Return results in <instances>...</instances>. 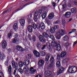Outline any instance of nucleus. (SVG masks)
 <instances>
[{
  "label": "nucleus",
  "instance_id": "obj_32",
  "mask_svg": "<svg viewBox=\"0 0 77 77\" xmlns=\"http://www.w3.org/2000/svg\"><path fill=\"white\" fill-rule=\"evenodd\" d=\"M42 46V45L40 42H38L37 44V47L38 48H40Z\"/></svg>",
  "mask_w": 77,
  "mask_h": 77
},
{
  "label": "nucleus",
  "instance_id": "obj_51",
  "mask_svg": "<svg viewBox=\"0 0 77 77\" xmlns=\"http://www.w3.org/2000/svg\"><path fill=\"white\" fill-rule=\"evenodd\" d=\"M23 7L22 6H20V7L19 8V9L18 10V9L17 10V11H16V12H17V11H19V10H21V9H23Z\"/></svg>",
  "mask_w": 77,
  "mask_h": 77
},
{
  "label": "nucleus",
  "instance_id": "obj_21",
  "mask_svg": "<svg viewBox=\"0 0 77 77\" xmlns=\"http://www.w3.org/2000/svg\"><path fill=\"white\" fill-rule=\"evenodd\" d=\"M52 47H56L57 45V43H56V41L53 40V41L51 43Z\"/></svg>",
  "mask_w": 77,
  "mask_h": 77
},
{
  "label": "nucleus",
  "instance_id": "obj_60",
  "mask_svg": "<svg viewBox=\"0 0 77 77\" xmlns=\"http://www.w3.org/2000/svg\"><path fill=\"white\" fill-rule=\"evenodd\" d=\"M28 38L29 39V40H31L32 39V37L31 36V35H28Z\"/></svg>",
  "mask_w": 77,
  "mask_h": 77
},
{
  "label": "nucleus",
  "instance_id": "obj_10",
  "mask_svg": "<svg viewBox=\"0 0 77 77\" xmlns=\"http://www.w3.org/2000/svg\"><path fill=\"white\" fill-rule=\"evenodd\" d=\"M51 74V72L48 70L45 72L44 75L45 77H49Z\"/></svg>",
  "mask_w": 77,
  "mask_h": 77
},
{
  "label": "nucleus",
  "instance_id": "obj_37",
  "mask_svg": "<svg viewBox=\"0 0 77 77\" xmlns=\"http://www.w3.org/2000/svg\"><path fill=\"white\" fill-rule=\"evenodd\" d=\"M40 53L41 55V56H45L46 54V53H45V52L43 51H40Z\"/></svg>",
  "mask_w": 77,
  "mask_h": 77
},
{
  "label": "nucleus",
  "instance_id": "obj_38",
  "mask_svg": "<svg viewBox=\"0 0 77 77\" xmlns=\"http://www.w3.org/2000/svg\"><path fill=\"white\" fill-rule=\"evenodd\" d=\"M55 28H54V27H52L51 28L50 30V32L52 33H54L55 32Z\"/></svg>",
  "mask_w": 77,
  "mask_h": 77
},
{
  "label": "nucleus",
  "instance_id": "obj_13",
  "mask_svg": "<svg viewBox=\"0 0 77 77\" xmlns=\"http://www.w3.org/2000/svg\"><path fill=\"white\" fill-rule=\"evenodd\" d=\"M16 48L18 50V51H21V52L23 51L24 50V49L22 48L21 47L18 45H17L16 46Z\"/></svg>",
  "mask_w": 77,
  "mask_h": 77
},
{
  "label": "nucleus",
  "instance_id": "obj_56",
  "mask_svg": "<svg viewBox=\"0 0 77 77\" xmlns=\"http://www.w3.org/2000/svg\"><path fill=\"white\" fill-rule=\"evenodd\" d=\"M46 47V45H44L43 46V47L42 48V50H44L45 48Z\"/></svg>",
  "mask_w": 77,
  "mask_h": 77
},
{
  "label": "nucleus",
  "instance_id": "obj_18",
  "mask_svg": "<svg viewBox=\"0 0 77 77\" xmlns=\"http://www.w3.org/2000/svg\"><path fill=\"white\" fill-rule=\"evenodd\" d=\"M72 73H75L77 72V68L74 66H72Z\"/></svg>",
  "mask_w": 77,
  "mask_h": 77
},
{
  "label": "nucleus",
  "instance_id": "obj_12",
  "mask_svg": "<svg viewBox=\"0 0 77 77\" xmlns=\"http://www.w3.org/2000/svg\"><path fill=\"white\" fill-rule=\"evenodd\" d=\"M47 48L50 50H51L53 49V47L51 45V44L49 42L47 43L46 44V46Z\"/></svg>",
  "mask_w": 77,
  "mask_h": 77
},
{
  "label": "nucleus",
  "instance_id": "obj_8",
  "mask_svg": "<svg viewBox=\"0 0 77 77\" xmlns=\"http://www.w3.org/2000/svg\"><path fill=\"white\" fill-rule=\"evenodd\" d=\"M59 70L58 71L57 73V75L60 74L61 73H62L63 71H64V69H63V67H60L59 68Z\"/></svg>",
  "mask_w": 77,
  "mask_h": 77
},
{
  "label": "nucleus",
  "instance_id": "obj_1",
  "mask_svg": "<svg viewBox=\"0 0 77 77\" xmlns=\"http://www.w3.org/2000/svg\"><path fill=\"white\" fill-rule=\"evenodd\" d=\"M65 34V31L62 29H60L59 31H57L56 32V35H57L56 38L57 39H60L61 36H63Z\"/></svg>",
  "mask_w": 77,
  "mask_h": 77
},
{
  "label": "nucleus",
  "instance_id": "obj_50",
  "mask_svg": "<svg viewBox=\"0 0 77 77\" xmlns=\"http://www.w3.org/2000/svg\"><path fill=\"white\" fill-rule=\"evenodd\" d=\"M37 17H36V16H34V20L36 22H37V21H38V19Z\"/></svg>",
  "mask_w": 77,
  "mask_h": 77
},
{
  "label": "nucleus",
  "instance_id": "obj_29",
  "mask_svg": "<svg viewBox=\"0 0 77 77\" xmlns=\"http://www.w3.org/2000/svg\"><path fill=\"white\" fill-rule=\"evenodd\" d=\"M13 29L14 30H16V29H18V24L17 23H15L13 25Z\"/></svg>",
  "mask_w": 77,
  "mask_h": 77
},
{
  "label": "nucleus",
  "instance_id": "obj_46",
  "mask_svg": "<svg viewBox=\"0 0 77 77\" xmlns=\"http://www.w3.org/2000/svg\"><path fill=\"white\" fill-rule=\"evenodd\" d=\"M32 3H33V2L30 3H28L26 4L25 5H23V7H25L26 6L29 5H30V4H32Z\"/></svg>",
  "mask_w": 77,
  "mask_h": 77
},
{
  "label": "nucleus",
  "instance_id": "obj_53",
  "mask_svg": "<svg viewBox=\"0 0 77 77\" xmlns=\"http://www.w3.org/2000/svg\"><path fill=\"white\" fill-rule=\"evenodd\" d=\"M64 45L66 47H68L69 46V43L68 42L66 43Z\"/></svg>",
  "mask_w": 77,
  "mask_h": 77
},
{
  "label": "nucleus",
  "instance_id": "obj_58",
  "mask_svg": "<svg viewBox=\"0 0 77 77\" xmlns=\"http://www.w3.org/2000/svg\"><path fill=\"white\" fill-rule=\"evenodd\" d=\"M5 65H6L7 66H8V62L6 61L5 62Z\"/></svg>",
  "mask_w": 77,
  "mask_h": 77
},
{
  "label": "nucleus",
  "instance_id": "obj_61",
  "mask_svg": "<svg viewBox=\"0 0 77 77\" xmlns=\"http://www.w3.org/2000/svg\"><path fill=\"white\" fill-rule=\"evenodd\" d=\"M46 32L47 33H48L49 34V33H50V30L49 29L47 30Z\"/></svg>",
  "mask_w": 77,
  "mask_h": 77
},
{
  "label": "nucleus",
  "instance_id": "obj_3",
  "mask_svg": "<svg viewBox=\"0 0 77 77\" xmlns=\"http://www.w3.org/2000/svg\"><path fill=\"white\" fill-rule=\"evenodd\" d=\"M8 71L9 73V77H13L12 76V74H13L12 72V66L11 65H9L8 67Z\"/></svg>",
  "mask_w": 77,
  "mask_h": 77
},
{
  "label": "nucleus",
  "instance_id": "obj_47",
  "mask_svg": "<svg viewBox=\"0 0 77 77\" xmlns=\"http://www.w3.org/2000/svg\"><path fill=\"white\" fill-rule=\"evenodd\" d=\"M31 21H32V19L30 18H28V22L29 24H30L31 23Z\"/></svg>",
  "mask_w": 77,
  "mask_h": 77
},
{
  "label": "nucleus",
  "instance_id": "obj_7",
  "mask_svg": "<svg viewBox=\"0 0 77 77\" xmlns=\"http://www.w3.org/2000/svg\"><path fill=\"white\" fill-rule=\"evenodd\" d=\"M44 64V61L43 60L41 59L38 62V65L39 67H41Z\"/></svg>",
  "mask_w": 77,
  "mask_h": 77
},
{
  "label": "nucleus",
  "instance_id": "obj_34",
  "mask_svg": "<svg viewBox=\"0 0 77 77\" xmlns=\"http://www.w3.org/2000/svg\"><path fill=\"white\" fill-rule=\"evenodd\" d=\"M71 12L72 13H73V14H75V12L77 11V10L75 8H72L71 9Z\"/></svg>",
  "mask_w": 77,
  "mask_h": 77
},
{
  "label": "nucleus",
  "instance_id": "obj_33",
  "mask_svg": "<svg viewBox=\"0 0 77 77\" xmlns=\"http://www.w3.org/2000/svg\"><path fill=\"white\" fill-rule=\"evenodd\" d=\"M63 39L64 41H67L68 40V37L67 35H66L63 37Z\"/></svg>",
  "mask_w": 77,
  "mask_h": 77
},
{
  "label": "nucleus",
  "instance_id": "obj_62",
  "mask_svg": "<svg viewBox=\"0 0 77 77\" xmlns=\"http://www.w3.org/2000/svg\"><path fill=\"white\" fill-rule=\"evenodd\" d=\"M38 11L39 12V13H40V14H41V13H42V10L41 9H38Z\"/></svg>",
  "mask_w": 77,
  "mask_h": 77
},
{
  "label": "nucleus",
  "instance_id": "obj_9",
  "mask_svg": "<svg viewBox=\"0 0 77 77\" xmlns=\"http://www.w3.org/2000/svg\"><path fill=\"white\" fill-rule=\"evenodd\" d=\"M33 26L32 25V23L31 25H29L27 26V29H28V30L29 32H33Z\"/></svg>",
  "mask_w": 77,
  "mask_h": 77
},
{
  "label": "nucleus",
  "instance_id": "obj_20",
  "mask_svg": "<svg viewBox=\"0 0 77 77\" xmlns=\"http://www.w3.org/2000/svg\"><path fill=\"white\" fill-rule=\"evenodd\" d=\"M40 28L42 30H44L45 28V24L44 22H41L40 24Z\"/></svg>",
  "mask_w": 77,
  "mask_h": 77
},
{
  "label": "nucleus",
  "instance_id": "obj_19",
  "mask_svg": "<svg viewBox=\"0 0 77 77\" xmlns=\"http://www.w3.org/2000/svg\"><path fill=\"white\" fill-rule=\"evenodd\" d=\"M47 13L46 11H44V12L42 13V17L43 19L45 18V17L47 16Z\"/></svg>",
  "mask_w": 77,
  "mask_h": 77
},
{
  "label": "nucleus",
  "instance_id": "obj_57",
  "mask_svg": "<svg viewBox=\"0 0 77 77\" xmlns=\"http://www.w3.org/2000/svg\"><path fill=\"white\" fill-rule=\"evenodd\" d=\"M11 8H10L7 10V12H8V13H9V12H10L11 11Z\"/></svg>",
  "mask_w": 77,
  "mask_h": 77
},
{
  "label": "nucleus",
  "instance_id": "obj_45",
  "mask_svg": "<svg viewBox=\"0 0 77 77\" xmlns=\"http://www.w3.org/2000/svg\"><path fill=\"white\" fill-rule=\"evenodd\" d=\"M57 59L58 60H60V56L59 54H58L57 55Z\"/></svg>",
  "mask_w": 77,
  "mask_h": 77
},
{
  "label": "nucleus",
  "instance_id": "obj_2",
  "mask_svg": "<svg viewBox=\"0 0 77 77\" xmlns=\"http://www.w3.org/2000/svg\"><path fill=\"white\" fill-rule=\"evenodd\" d=\"M13 68H15L14 71V75H15V74L17 72L16 70H17L18 69V63H15L14 61H12L11 62Z\"/></svg>",
  "mask_w": 77,
  "mask_h": 77
},
{
  "label": "nucleus",
  "instance_id": "obj_39",
  "mask_svg": "<svg viewBox=\"0 0 77 77\" xmlns=\"http://www.w3.org/2000/svg\"><path fill=\"white\" fill-rule=\"evenodd\" d=\"M56 65L57 68L60 67V62L59 61H57L56 63Z\"/></svg>",
  "mask_w": 77,
  "mask_h": 77
},
{
  "label": "nucleus",
  "instance_id": "obj_28",
  "mask_svg": "<svg viewBox=\"0 0 77 77\" xmlns=\"http://www.w3.org/2000/svg\"><path fill=\"white\" fill-rule=\"evenodd\" d=\"M67 72H68V73H72V66L69 67L68 69L67 70Z\"/></svg>",
  "mask_w": 77,
  "mask_h": 77
},
{
  "label": "nucleus",
  "instance_id": "obj_52",
  "mask_svg": "<svg viewBox=\"0 0 77 77\" xmlns=\"http://www.w3.org/2000/svg\"><path fill=\"white\" fill-rule=\"evenodd\" d=\"M33 69H34V68H33V67H31L30 68L29 71L30 72H31L32 71H33Z\"/></svg>",
  "mask_w": 77,
  "mask_h": 77
},
{
  "label": "nucleus",
  "instance_id": "obj_55",
  "mask_svg": "<svg viewBox=\"0 0 77 77\" xmlns=\"http://www.w3.org/2000/svg\"><path fill=\"white\" fill-rule=\"evenodd\" d=\"M3 73L2 72L1 70H0V77H3Z\"/></svg>",
  "mask_w": 77,
  "mask_h": 77
},
{
  "label": "nucleus",
  "instance_id": "obj_41",
  "mask_svg": "<svg viewBox=\"0 0 77 77\" xmlns=\"http://www.w3.org/2000/svg\"><path fill=\"white\" fill-rule=\"evenodd\" d=\"M39 15V12L38 11H35L34 13V17H38Z\"/></svg>",
  "mask_w": 77,
  "mask_h": 77
},
{
  "label": "nucleus",
  "instance_id": "obj_14",
  "mask_svg": "<svg viewBox=\"0 0 77 77\" xmlns=\"http://www.w3.org/2000/svg\"><path fill=\"white\" fill-rule=\"evenodd\" d=\"M33 53L35 56L36 57H39V55H40V54H39V53L36 50H34L33 51Z\"/></svg>",
  "mask_w": 77,
  "mask_h": 77
},
{
  "label": "nucleus",
  "instance_id": "obj_23",
  "mask_svg": "<svg viewBox=\"0 0 77 77\" xmlns=\"http://www.w3.org/2000/svg\"><path fill=\"white\" fill-rule=\"evenodd\" d=\"M15 38H14L12 40V42L13 43H16V42L17 40H18L19 39L18 38H17L18 37L17 35H15Z\"/></svg>",
  "mask_w": 77,
  "mask_h": 77
},
{
  "label": "nucleus",
  "instance_id": "obj_4",
  "mask_svg": "<svg viewBox=\"0 0 77 77\" xmlns=\"http://www.w3.org/2000/svg\"><path fill=\"white\" fill-rule=\"evenodd\" d=\"M32 25L33 26V29H36V28L38 29H39L41 28V26H40V24H38L37 25H36V24H35V23L32 22Z\"/></svg>",
  "mask_w": 77,
  "mask_h": 77
},
{
  "label": "nucleus",
  "instance_id": "obj_64",
  "mask_svg": "<svg viewBox=\"0 0 77 77\" xmlns=\"http://www.w3.org/2000/svg\"><path fill=\"white\" fill-rule=\"evenodd\" d=\"M42 77V76H41V75H38L35 77Z\"/></svg>",
  "mask_w": 77,
  "mask_h": 77
},
{
  "label": "nucleus",
  "instance_id": "obj_43",
  "mask_svg": "<svg viewBox=\"0 0 77 77\" xmlns=\"http://www.w3.org/2000/svg\"><path fill=\"white\" fill-rule=\"evenodd\" d=\"M36 69H34L31 72V74H35V72H36Z\"/></svg>",
  "mask_w": 77,
  "mask_h": 77
},
{
  "label": "nucleus",
  "instance_id": "obj_17",
  "mask_svg": "<svg viewBox=\"0 0 77 77\" xmlns=\"http://www.w3.org/2000/svg\"><path fill=\"white\" fill-rule=\"evenodd\" d=\"M29 67H28L26 66L23 68V72H26V73L27 72H29Z\"/></svg>",
  "mask_w": 77,
  "mask_h": 77
},
{
  "label": "nucleus",
  "instance_id": "obj_44",
  "mask_svg": "<svg viewBox=\"0 0 77 77\" xmlns=\"http://www.w3.org/2000/svg\"><path fill=\"white\" fill-rule=\"evenodd\" d=\"M32 39L33 42H35L36 40V37L35 36H33L32 37Z\"/></svg>",
  "mask_w": 77,
  "mask_h": 77
},
{
  "label": "nucleus",
  "instance_id": "obj_27",
  "mask_svg": "<svg viewBox=\"0 0 77 77\" xmlns=\"http://www.w3.org/2000/svg\"><path fill=\"white\" fill-rule=\"evenodd\" d=\"M19 66L20 68H22L23 66V65H24V63L22 61H19L18 63Z\"/></svg>",
  "mask_w": 77,
  "mask_h": 77
},
{
  "label": "nucleus",
  "instance_id": "obj_5",
  "mask_svg": "<svg viewBox=\"0 0 77 77\" xmlns=\"http://www.w3.org/2000/svg\"><path fill=\"white\" fill-rule=\"evenodd\" d=\"M39 39L40 42H43V43L45 42L46 41L44 37L42 35H40L39 36Z\"/></svg>",
  "mask_w": 77,
  "mask_h": 77
},
{
  "label": "nucleus",
  "instance_id": "obj_11",
  "mask_svg": "<svg viewBox=\"0 0 77 77\" xmlns=\"http://www.w3.org/2000/svg\"><path fill=\"white\" fill-rule=\"evenodd\" d=\"M2 45L3 48H5L7 46V42L5 40L2 41Z\"/></svg>",
  "mask_w": 77,
  "mask_h": 77
},
{
  "label": "nucleus",
  "instance_id": "obj_42",
  "mask_svg": "<svg viewBox=\"0 0 77 77\" xmlns=\"http://www.w3.org/2000/svg\"><path fill=\"white\" fill-rule=\"evenodd\" d=\"M48 36L49 37L52 39H53V40L54 39V37L53 35L50 34V35H49Z\"/></svg>",
  "mask_w": 77,
  "mask_h": 77
},
{
  "label": "nucleus",
  "instance_id": "obj_48",
  "mask_svg": "<svg viewBox=\"0 0 77 77\" xmlns=\"http://www.w3.org/2000/svg\"><path fill=\"white\" fill-rule=\"evenodd\" d=\"M54 63H51L50 65L48 66L49 68H52V67H53V66Z\"/></svg>",
  "mask_w": 77,
  "mask_h": 77
},
{
  "label": "nucleus",
  "instance_id": "obj_25",
  "mask_svg": "<svg viewBox=\"0 0 77 77\" xmlns=\"http://www.w3.org/2000/svg\"><path fill=\"white\" fill-rule=\"evenodd\" d=\"M23 62L24 63V65H27V66L29 65V64L30 63V61L28 60H25L23 61Z\"/></svg>",
  "mask_w": 77,
  "mask_h": 77
},
{
  "label": "nucleus",
  "instance_id": "obj_30",
  "mask_svg": "<svg viewBox=\"0 0 77 77\" xmlns=\"http://www.w3.org/2000/svg\"><path fill=\"white\" fill-rule=\"evenodd\" d=\"M50 62L52 63H54V58L53 57H51L50 59Z\"/></svg>",
  "mask_w": 77,
  "mask_h": 77
},
{
  "label": "nucleus",
  "instance_id": "obj_35",
  "mask_svg": "<svg viewBox=\"0 0 77 77\" xmlns=\"http://www.w3.org/2000/svg\"><path fill=\"white\" fill-rule=\"evenodd\" d=\"M50 54H47L45 58V60L46 61H48V59H49V58H50Z\"/></svg>",
  "mask_w": 77,
  "mask_h": 77
},
{
  "label": "nucleus",
  "instance_id": "obj_6",
  "mask_svg": "<svg viewBox=\"0 0 77 77\" xmlns=\"http://www.w3.org/2000/svg\"><path fill=\"white\" fill-rule=\"evenodd\" d=\"M26 20V17H24L20 19V23L22 26L24 27V23H25V20Z\"/></svg>",
  "mask_w": 77,
  "mask_h": 77
},
{
  "label": "nucleus",
  "instance_id": "obj_36",
  "mask_svg": "<svg viewBox=\"0 0 77 77\" xmlns=\"http://www.w3.org/2000/svg\"><path fill=\"white\" fill-rule=\"evenodd\" d=\"M0 56V58L1 60H3V59H4L5 58V56L4 54H2L1 56Z\"/></svg>",
  "mask_w": 77,
  "mask_h": 77
},
{
  "label": "nucleus",
  "instance_id": "obj_31",
  "mask_svg": "<svg viewBox=\"0 0 77 77\" xmlns=\"http://www.w3.org/2000/svg\"><path fill=\"white\" fill-rule=\"evenodd\" d=\"M66 54V52H62L60 54V56L61 57H63Z\"/></svg>",
  "mask_w": 77,
  "mask_h": 77
},
{
  "label": "nucleus",
  "instance_id": "obj_26",
  "mask_svg": "<svg viewBox=\"0 0 77 77\" xmlns=\"http://www.w3.org/2000/svg\"><path fill=\"white\" fill-rule=\"evenodd\" d=\"M12 36V33L11 32H9L7 35V38H8L9 39H11V37Z\"/></svg>",
  "mask_w": 77,
  "mask_h": 77
},
{
  "label": "nucleus",
  "instance_id": "obj_49",
  "mask_svg": "<svg viewBox=\"0 0 77 77\" xmlns=\"http://www.w3.org/2000/svg\"><path fill=\"white\" fill-rule=\"evenodd\" d=\"M31 54H29L27 55V56L26 57V58L27 59H30L31 58Z\"/></svg>",
  "mask_w": 77,
  "mask_h": 77
},
{
  "label": "nucleus",
  "instance_id": "obj_22",
  "mask_svg": "<svg viewBox=\"0 0 77 77\" xmlns=\"http://www.w3.org/2000/svg\"><path fill=\"white\" fill-rule=\"evenodd\" d=\"M42 35L43 36L44 38H49V35H48V34L45 32H44L42 33Z\"/></svg>",
  "mask_w": 77,
  "mask_h": 77
},
{
  "label": "nucleus",
  "instance_id": "obj_59",
  "mask_svg": "<svg viewBox=\"0 0 77 77\" xmlns=\"http://www.w3.org/2000/svg\"><path fill=\"white\" fill-rule=\"evenodd\" d=\"M52 3V6H53L54 7L56 6V3L53 2Z\"/></svg>",
  "mask_w": 77,
  "mask_h": 77
},
{
  "label": "nucleus",
  "instance_id": "obj_24",
  "mask_svg": "<svg viewBox=\"0 0 77 77\" xmlns=\"http://www.w3.org/2000/svg\"><path fill=\"white\" fill-rule=\"evenodd\" d=\"M55 47H56V49L57 51H60L61 50V46H60V44H57Z\"/></svg>",
  "mask_w": 77,
  "mask_h": 77
},
{
  "label": "nucleus",
  "instance_id": "obj_15",
  "mask_svg": "<svg viewBox=\"0 0 77 77\" xmlns=\"http://www.w3.org/2000/svg\"><path fill=\"white\" fill-rule=\"evenodd\" d=\"M54 13H51L49 14L48 16V18L50 20L53 19L54 18Z\"/></svg>",
  "mask_w": 77,
  "mask_h": 77
},
{
  "label": "nucleus",
  "instance_id": "obj_63",
  "mask_svg": "<svg viewBox=\"0 0 77 77\" xmlns=\"http://www.w3.org/2000/svg\"><path fill=\"white\" fill-rule=\"evenodd\" d=\"M74 4H75V5H76V6H77V1H74Z\"/></svg>",
  "mask_w": 77,
  "mask_h": 77
},
{
  "label": "nucleus",
  "instance_id": "obj_40",
  "mask_svg": "<svg viewBox=\"0 0 77 77\" xmlns=\"http://www.w3.org/2000/svg\"><path fill=\"white\" fill-rule=\"evenodd\" d=\"M18 71L21 74H23V70L21 69V68H20L18 69Z\"/></svg>",
  "mask_w": 77,
  "mask_h": 77
},
{
  "label": "nucleus",
  "instance_id": "obj_16",
  "mask_svg": "<svg viewBox=\"0 0 77 77\" xmlns=\"http://www.w3.org/2000/svg\"><path fill=\"white\" fill-rule=\"evenodd\" d=\"M71 13L70 12L68 11L65 13L64 14V16L65 17H66V18H69L70 16H71Z\"/></svg>",
  "mask_w": 77,
  "mask_h": 77
},
{
  "label": "nucleus",
  "instance_id": "obj_54",
  "mask_svg": "<svg viewBox=\"0 0 77 77\" xmlns=\"http://www.w3.org/2000/svg\"><path fill=\"white\" fill-rule=\"evenodd\" d=\"M77 43V41H76L75 42H74L73 44V47H75V45Z\"/></svg>",
  "mask_w": 77,
  "mask_h": 77
}]
</instances>
